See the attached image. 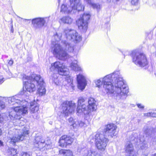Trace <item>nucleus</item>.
I'll return each mask as SVG.
<instances>
[{"mask_svg": "<svg viewBox=\"0 0 156 156\" xmlns=\"http://www.w3.org/2000/svg\"><path fill=\"white\" fill-rule=\"evenodd\" d=\"M103 87L108 94H112L120 99H125L129 92L128 87L123 81L119 71L106 76L102 79Z\"/></svg>", "mask_w": 156, "mask_h": 156, "instance_id": "obj_1", "label": "nucleus"}, {"mask_svg": "<svg viewBox=\"0 0 156 156\" xmlns=\"http://www.w3.org/2000/svg\"><path fill=\"white\" fill-rule=\"evenodd\" d=\"M18 95L9 97L8 99L9 103L12 105H15L13 109L9 113V117L12 120H20L21 118L20 115H23L27 113L28 108L26 107L18 106L16 105H22L23 101Z\"/></svg>", "mask_w": 156, "mask_h": 156, "instance_id": "obj_2", "label": "nucleus"}, {"mask_svg": "<svg viewBox=\"0 0 156 156\" xmlns=\"http://www.w3.org/2000/svg\"><path fill=\"white\" fill-rule=\"evenodd\" d=\"M99 133L95 135L90 136V138L95 142V145L98 149L101 151L105 150L108 143L109 140L105 134Z\"/></svg>", "mask_w": 156, "mask_h": 156, "instance_id": "obj_3", "label": "nucleus"}, {"mask_svg": "<svg viewBox=\"0 0 156 156\" xmlns=\"http://www.w3.org/2000/svg\"><path fill=\"white\" fill-rule=\"evenodd\" d=\"M88 102V106H87L85 104H83L82 106L79 107L78 108V112H83L84 115L86 116H90L91 115V112L95 111L97 108L96 101L94 98H89Z\"/></svg>", "mask_w": 156, "mask_h": 156, "instance_id": "obj_4", "label": "nucleus"}, {"mask_svg": "<svg viewBox=\"0 0 156 156\" xmlns=\"http://www.w3.org/2000/svg\"><path fill=\"white\" fill-rule=\"evenodd\" d=\"M52 50L54 55L58 59L65 61L69 58V56L66 51L63 49L60 45L53 43L52 44Z\"/></svg>", "mask_w": 156, "mask_h": 156, "instance_id": "obj_5", "label": "nucleus"}, {"mask_svg": "<svg viewBox=\"0 0 156 156\" xmlns=\"http://www.w3.org/2000/svg\"><path fill=\"white\" fill-rule=\"evenodd\" d=\"M131 56L133 62L141 67H144L148 64V61L145 55L140 53L137 50L133 51Z\"/></svg>", "mask_w": 156, "mask_h": 156, "instance_id": "obj_6", "label": "nucleus"}, {"mask_svg": "<svg viewBox=\"0 0 156 156\" xmlns=\"http://www.w3.org/2000/svg\"><path fill=\"white\" fill-rule=\"evenodd\" d=\"M34 145V147L39 150L48 149L51 148L52 146L50 140L45 141L41 136H36Z\"/></svg>", "mask_w": 156, "mask_h": 156, "instance_id": "obj_7", "label": "nucleus"}, {"mask_svg": "<svg viewBox=\"0 0 156 156\" xmlns=\"http://www.w3.org/2000/svg\"><path fill=\"white\" fill-rule=\"evenodd\" d=\"M76 107L75 104L72 101H65L61 105V113L68 116L74 112Z\"/></svg>", "mask_w": 156, "mask_h": 156, "instance_id": "obj_8", "label": "nucleus"}, {"mask_svg": "<svg viewBox=\"0 0 156 156\" xmlns=\"http://www.w3.org/2000/svg\"><path fill=\"white\" fill-rule=\"evenodd\" d=\"M67 40H71L73 41L79 42L82 39L81 36L79 35L76 30L66 28L63 32Z\"/></svg>", "mask_w": 156, "mask_h": 156, "instance_id": "obj_9", "label": "nucleus"}, {"mask_svg": "<svg viewBox=\"0 0 156 156\" xmlns=\"http://www.w3.org/2000/svg\"><path fill=\"white\" fill-rule=\"evenodd\" d=\"M33 74L31 76H27L24 75L23 79L25 83V88L26 90L30 93L36 90L35 85L36 82L35 80L32 78Z\"/></svg>", "mask_w": 156, "mask_h": 156, "instance_id": "obj_10", "label": "nucleus"}, {"mask_svg": "<svg viewBox=\"0 0 156 156\" xmlns=\"http://www.w3.org/2000/svg\"><path fill=\"white\" fill-rule=\"evenodd\" d=\"M90 16L89 13H84L82 17L76 21L79 29L83 32H85L87 28L88 23L90 19Z\"/></svg>", "mask_w": 156, "mask_h": 156, "instance_id": "obj_11", "label": "nucleus"}, {"mask_svg": "<svg viewBox=\"0 0 156 156\" xmlns=\"http://www.w3.org/2000/svg\"><path fill=\"white\" fill-rule=\"evenodd\" d=\"M55 69L58 71L59 74L62 76H66L69 73L67 68L65 67L62 63H61L59 61H57L51 64L50 70L53 71Z\"/></svg>", "mask_w": 156, "mask_h": 156, "instance_id": "obj_12", "label": "nucleus"}, {"mask_svg": "<svg viewBox=\"0 0 156 156\" xmlns=\"http://www.w3.org/2000/svg\"><path fill=\"white\" fill-rule=\"evenodd\" d=\"M18 133V135H16L12 137L10 139V143L12 144H15L16 142H19L22 141L24 139L25 137L29 133L28 131L26 128H24L22 130H17Z\"/></svg>", "mask_w": 156, "mask_h": 156, "instance_id": "obj_13", "label": "nucleus"}, {"mask_svg": "<svg viewBox=\"0 0 156 156\" xmlns=\"http://www.w3.org/2000/svg\"><path fill=\"white\" fill-rule=\"evenodd\" d=\"M31 78L35 80L36 85L38 87V91L39 95L42 96L45 94L46 90L44 86V83L40 75L34 74L33 75Z\"/></svg>", "mask_w": 156, "mask_h": 156, "instance_id": "obj_14", "label": "nucleus"}, {"mask_svg": "<svg viewBox=\"0 0 156 156\" xmlns=\"http://www.w3.org/2000/svg\"><path fill=\"white\" fill-rule=\"evenodd\" d=\"M74 140L73 138L66 135L62 136L59 141V145L62 147H66L69 145H70Z\"/></svg>", "mask_w": 156, "mask_h": 156, "instance_id": "obj_15", "label": "nucleus"}, {"mask_svg": "<svg viewBox=\"0 0 156 156\" xmlns=\"http://www.w3.org/2000/svg\"><path fill=\"white\" fill-rule=\"evenodd\" d=\"M117 127L116 126L113 124H110L107 125L106 128L104 129V134H108V135L113 137L116 135L117 133L116 129Z\"/></svg>", "mask_w": 156, "mask_h": 156, "instance_id": "obj_16", "label": "nucleus"}, {"mask_svg": "<svg viewBox=\"0 0 156 156\" xmlns=\"http://www.w3.org/2000/svg\"><path fill=\"white\" fill-rule=\"evenodd\" d=\"M69 2L73 12L75 10L79 11L84 10V7L82 5L80 0H69Z\"/></svg>", "mask_w": 156, "mask_h": 156, "instance_id": "obj_17", "label": "nucleus"}, {"mask_svg": "<svg viewBox=\"0 0 156 156\" xmlns=\"http://www.w3.org/2000/svg\"><path fill=\"white\" fill-rule=\"evenodd\" d=\"M77 80L78 83V87L81 90L84 89L86 85V80L84 77L82 75L77 76Z\"/></svg>", "mask_w": 156, "mask_h": 156, "instance_id": "obj_18", "label": "nucleus"}, {"mask_svg": "<svg viewBox=\"0 0 156 156\" xmlns=\"http://www.w3.org/2000/svg\"><path fill=\"white\" fill-rule=\"evenodd\" d=\"M47 18H37L33 19L32 20V24L36 28L42 27L46 22Z\"/></svg>", "mask_w": 156, "mask_h": 156, "instance_id": "obj_19", "label": "nucleus"}, {"mask_svg": "<svg viewBox=\"0 0 156 156\" xmlns=\"http://www.w3.org/2000/svg\"><path fill=\"white\" fill-rule=\"evenodd\" d=\"M62 47L65 51H68V52H72L74 50V48L73 45L67 41L65 40H63L62 41Z\"/></svg>", "mask_w": 156, "mask_h": 156, "instance_id": "obj_20", "label": "nucleus"}, {"mask_svg": "<svg viewBox=\"0 0 156 156\" xmlns=\"http://www.w3.org/2000/svg\"><path fill=\"white\" fill-rule=\"evenodd\" d=\"M125 149L126 152L129 155L136 154L134 151L133 146L130 142L126 144L125 146Z\"/></svg>", "mask_w": 156, "mask_h": 156, "instance_id": "obj_21", "label": "nucleus"}, {"mask_svg": "<svg viewBox=\"0 0 156 156\" xmlns=\"http://www.w3.org/2000/svg\"><path fill=\"white\" fill-rule=\"evenodd\" d=\"M73 10L71 6L69 5L63 4L62 5L61 11L64 13L69 14Z\"/></svg>", "mask_w": 156, "mask_h": 156, "instance_id": "obj_22", "label": "nucleus"}, {"mask_svg": "<svg viewBox=\"0 0 156 156\" xmlns=\"http://www.w3.org/2000/svg\"><path fill=\"white\" fill-rule=\"evenodd\" d=\"M39 105L35 101L30 103V109L33 113L37 112L39 110Z\"/></svg>", "mask_w": 156, "mask_h": 156, "instance_id": "obj_23", "label": "nucleus"}, {"mask_svg": "<svg viewBox=\"0 0 156 156\" xmlns=\"http://www.w3.org/2000/svg\"><path fill=\"white\" fill-rule=\"evenodd\" d=\"M83 156H101L100 154L97 151L91 150H87L85 151Z\"/></svg>", "mask_w": 156, "mask_h": 156, "instance_id": "obj_24", "label": "nucleus"}, {"mask_svg": "<svg viewBox=\"0 0 156 156\" xmlns=\"http://www.w3.org/2000/svg\"><path fill=\"white\" fill-rule=\"evenodd\" d=\"M64 24H71L73 21V19L69 16H64L60 20Z\"/></svg>", "mask_w": 156, "mask_h": 156, "instance_id": "obj_25", "label": "nucleus"}, {"mask_svg": "<svg viewBox=\"0 0 156 156\" xmlns=\"http://www.w3.org/2000/svg\"><path fill=\"white\" fill-rule=\"evenodd\" d=\"M70 67L72 70L74 71H76L81 70V68L77 64V61L76 60L74 61L71 63Z\"/></svg>", "mask_w": 156, "mask_h": 156, "instance_id": "obj_26", "label": "nucleus"}, {"mask_svg": "<svg viewBox=\"0 0 156 156\" xmlns=\"http://www.w3.org/2000/svg\"><path fill=\"white\" fill-rule=\"evenodd\" d=\"M59 154L65 156H73L72 152L69 150L62 149L59 151Z\"/></svg>", "mask_w": 156, "mask_h": 156, "instance_id": "obj_27", "label": "nucleus"}, {"mask_svg": "<svg viewBox=\"0 0 156 156\" xmlns=\"http://www.w3.org/2000/svg\"><path fill=\"white\" fill-rule=\"evenodd\" d=\"M84 1L88 4L91 5L93 8L96 9L97 10L100 8V5L99 4L92 3L91 0H84Z\"/></svg>", "mask_w": 156, "mask_h": 156, "instance_id": "obj_28", "label": "nucleus"}, {"mask_svg": "<svg viewBox=\"0 0 156 156\" xmlns=\"http://www.w3.org/2000/svg\"><path fill=\"white\" fill-rule=\"evenodd\" d=\"M85 101V100L84 98L83 97H80L78 98V105L77 107V113L80 114H81L83 113V112H78V108L79 107H81L82 106V105H81L82 103L84 102Z\"/></svg>", "mask_w": 156, "mask_h": 156, "instance_id": "obj_29", "label": "nucleus"}, {"mask_svg": "<svg viewBox=\"0 0 156 156\" xmlns=\"http://www.w3.org/2000/svg\"><path fill=\"white\" fill-rule=\"evenodd\" d=\"M8 154L11 156H17L16 150L13 148H9L8 150Z\"/></svg>", "mask_w": 156, "mask_h": 156, "instance_id": "obj_30", "label": "nucleus"}, {"mask_svg": "<svg viewBox=\"0 0 156 156\" xmlns=\"http://www.w3.org/2000/svg\"><path fill=\"white\" fill-rule=\"evenodd\" d=\"M143 131L145 134L147 136L150 135L152 133V129H149L147 126H145L143 128Z\"/></svg>", "mask_w": 156, "mask_h": 156, "instance_id": "obj_31", "label": "nucleus"}, {"mask_svg": "<svg viewBox=\"0 0 156 156\" xmlns=\"http://www.w3.org/2000/svg\"><path fill=\"white\" fill-rule=\"evenodd\" d=\"M58 74L57 73H54L51 76V78L52 81L55 83V84L56 85H58L59 84L58 82L57 78Z\"/></svg>", "mask_w": 156, "mask_h": 156, "instance_id": "obj_32", "label": "nucleus"}, {"mask_svg": "<svg viewBox=\"0 0 156 156\" xmlns=\"http://www.w3.org/2000/svg\"><path fill=\"white\" fill-rule=\"evenodd\" d=\"M148 146V145L147 142L146 141H144L141 144L140 148L142 149H146L147 148Z\"/></svg>", "mask_w": 156, "mask_h": 156, "instance_id": "obj_33", "label": "nucleus"}, {"mask_svg": "<svg viewBox=\"0 0 156 156\" xmlns=\"http://www.w3.org/2000/svg\"><path fill=\"white\" fill-rule=\"evenodd\" d=\"M95 83L97 86L98 87H100V86L102 85L103 83L102 81V79H100L97 80L95 82Z\"/></svg>", "mask_w": 156, "mask_h": 156, "instance_id": "obj_34", "label": "nucleus"}, {"mask_svg": "<svg viewBox=\"0 0 156 156\" xmlns=\"http://www.w3.org/2000/svg\"><path fill=\"white\" fill-rule=\"evenodd\" d=\"M62 35L60 34L57 33L55 35V37L57 41H59L60 40L61 38L62 37Z\"/></svg>", "mask_w": 156, "mask_h": 156, "instance_id": "obj_35", "label": "nucleus"}, {"mask_svg": "<svg viewBox=\"0 0 156 156\" xmlns=\"http://www.w3.org/2000/svg\"><path fill=\"white\" fill-rule=\"evenodd\" d=\"M139 0H131V4L133 5H138Z\"/></svg>", "mask_w": 156, "mask_h": 156, "instance_id": "obj_36", "label": "nucleus"}, {"mask_svg": "<svg viewBox=\"0 0 156 156\" xmlns=\"http://www.w3.org/2000/svg\"><path fill=\"white\" fill-rule=\"evenodd\" d=\"M5 103L0 100V109H3L5 108Z\"/></svg>", "mask_w": 156, "mask_h": 156, "instance_id": "obj_37", "label": "nucleus"}, {"mask_svg": "<svg viewBox=\"0 0 156 156\" xmlns=\"http://www.w3.org/2000/svg\"><path fill=\"white\" fill-rule=\"evenodd\" d=\"M68 121L71 124V125L74 126V121L72 117H70L68 119Z\"/></svg>", "mask_w": 156, "mask_h": 156, "instance_id": "obj_38", "label": "nucleus"}, {"mask_svg": "<svg viewBox=\"0 0 156 156\" xmlns=\"http://www.w3.org/2000/svg\"><path fill=\"white\" fill-rule=\"evenodd\" d=\"M134 137H132L131 140H134L135 138H136L138 137V135L136 133H134L131 135Z\"/></svg>", "mask_w": 156, "mask_h": 156, "instance_id": "obj_39", "label": "nucleus"}, {"mask_svg": "<svg viewBox=\"0 0 156 156\" xmlns=\"http://www.w3.org/2000/svg\"><path fill=\"white\" fill-rule=\"evenodd\" d=\"M78 123L79 126L81 127L84 126L85 125H86L84 122L81 121H79Z\"/></svg>", "mask_w": 156, "mask_h": 156, "instance_id": "obj_40", "label": "nucleus"}, {"mask_svg": "<svg viewBox=\"0 0 156 156\" xmlns=\"http://www.w3.org/2000/svg\"><path fill=\"white\" fill-rule=\"evenodd\" d=\"M21 156H30V155L27 152H23L22 153Z\"/></svg>", "mask_w": 156, "mask_h": 156, "instance_id": "obj_41", "label": "nucleus"}, {"mask_svg": "<svg viewBox=\"0 0 156 156\" xmlns=\"http://www.w3.org/2000/svg\"><path fill=\"white\" fill-rule=\"evenodd\" d=\"M13 60L11 59L9 60L8 62V65L9 66H12L13 64Z\"/></svg>", "mask_w": 156, "mask_h": 156, "instance_id": "obj_42", "label": "nucleus"}, {"mask_svg": "<svg viewBox=\"0 0 156 156\" xmlns=\"http://www.w3.org/2000/svg\"><path fill=\"white\" fill-rule=\"evenodd\" d=\"M137 105L138 107L139 108H144V106L141 104H138Z\"/></svg>", "mask_w": 156, "mask_h": 156, "instance_id": "obj_43", "label": "nucleus"}, {"mask_svg": "<svg viewBox=\"0 0 156 156\" xmlns=\"http://www.w3.org/2000/svg\"><path fill=\"white\" fill-rule=\"evenodd\" d=\"M151 116L156 118V113H151Z\"/></svg>", "mask_w": 156, "mask_h": 156, "instance_id": "obj_44", "label": "nucleus"}, {"mask_svg": "<svg viewBox=\"0 0 156 156\" xmlns=\"http://www.w3.org/2000/svg\"><path fill=\"white\" fill-rule=\"evenodd\" d=\"M151 113L150 112L145 113L144 114V115L146 116H151Z\"/></svg>", "mask_w": 156, "mask_h": 156, "instance_id": "obj_45", "label": "nucleus"}, {"mask_svg": "<svg viewBox=\"0 0 156 156\" xmlns=\"http://www.w3.org/2000/svg\"><path fill=\"white\" fill-rule=\"evenodd\" d=\"M3 78L2 77H0V84L4 82Z\"/></svg>", "mask_w": 156, "mask_h": 156, "instance_id": "obj_46", "label": "nucleus"}, {"mask_svg": "<svg viewBox=\"0 0 156 156\" xmlns=\"http://www.w3.org/2000/svg\"><path fill=\"white\" fill-rule=\"evenodd\" d=\"M107 1L109 2H113L115 3L116 1L115 0H107Z\"/></svg>", "mask_w": 156, "mask_h": 156, "instance_id": "obj_47", "label": "nucleus"}, {"mask_svg": "<svg viewBox=\"0 0 156 156\" xmlns=\"http://www.w3.org/2000/svg\"><path fill=\"white\" fill-rule=\"evenodd\" d=\"M11 32H12V33L13 32V25H12H12H11Z\"/></svg>", "mask_w": 156, "mask_h": 156, "instance_id": "obj_48", "label": "nucleus"}, {"mask_svg": "<svg viewBox=\"0 0 156 156\" xmlns=\"http://www.w3.org/2000/svg\"><path fill=\"white\" fill-rule=\"evenodd\" d=\"M3 146V143L0 140V147Z\"/></svg>", "mask_w": 156, "mask_h": 156, "instance_id": "obj_49", "label": "nucleus"}, {"mask_svg": "<svg viewBox=\"0 0 156 156\" xmlns=\"http://www.w3.org/2000/svg\"><path fill=\"white\" fill-rule=\"evenodd\" d=\"M151 156H156V153L151 154Z\"/></svg>", "mask_w": 156, "mask_h": 156, "instance_id": "obj_50", "label": "nucleus"}, {"mask_svg": "<svg viewBox=\"0 0 156 156\" xmlns=\"http://www.w3.org/2000/svg\"><path fill=\"white\" fill-rule=\"evenodd\" d=\"M2 134V130L0 129V135Z\"/></svg>", "mask_w": 156, "mask_h": 156, "instance_id": "obj_51", "label": "nucleus"}, {"mask_svg": "<svg viewBox=\"0 0 156 156\" xmlns=\"http://www.w3.org/2000/svg\"><path fill=\"white\" fill-rule=\"evenodd\" d=\"M24 20L25 21V22H26V21H29L30 20H27L26 19H24Z\"/></svg>", "mask_w": 156, "mask_h": 156, "instance_id": "obj_52", "label": "nucleus"}, {"mask_svg": "<svg viewBox=\"0 0 156 156\" xmlns=\"http://www.w3.org/2000/svg\"><path fill=\"white\" fill-rule=\"evenodd\" d=\"M69 80H70V82H71V80L70 79H69Z\"/></svg>", "mask_w": 156, "mask_h": 156, "instance_id": "obj_53", "label": "nucleus"}, {"mask_svg": "<svg viewBox=\"0 0 156 156\" xmlns=\"http://www.w3.org/2000/svg\"><path fill=\"white\" fill-rule=\"evenodd\" d=\"M71 84L73 85V84H72V83L71 82L70 85H71Z\"/></svg>", "mask_w": 156, "mask_h": 156, "instance_id": "obj_54", "label": "nucleus"}, {"mask_svg": "<svg viewBox=\"0 0 156 156\" xmlns=\"http://www.w3.org/2000/svg\"><path fill=\"white\" fill-rule=\"evenodd\" d=\"M19 17V18H21V19H23L22 18H20V17Z\"/></svg>", "mask_w": 156, "mask_h": 156, "instance_id": "obj_55", "label": "nucleus"}, {"mask_svg": "<svg viewBox=\"0 0 156 156\" xmlns=\"http://www.w3.org/2000/svg\"><path fill=\"white\" fill-rule=\"evenodd\" d=\"M58 2H59V1H60V0H58Z\"/></svg>", "mask_w": 156, "mask_h": 156, "instance_id": "obj_56", "label": "nucleus"}, {"mask_svg": "<svg viewBox=\"0 0 156 156\" xmlns=\"http://www.w3.org/2000/svg\"><path fill=\"white\" fill-rule=\"evenodd\" d=\"M91 142H92V143H93V141H91Z\"/></svg>", "mask_w": 156, "mask_h": 156, "instance_id": "obj_57", "label": "nucleus"}]
</instances>
